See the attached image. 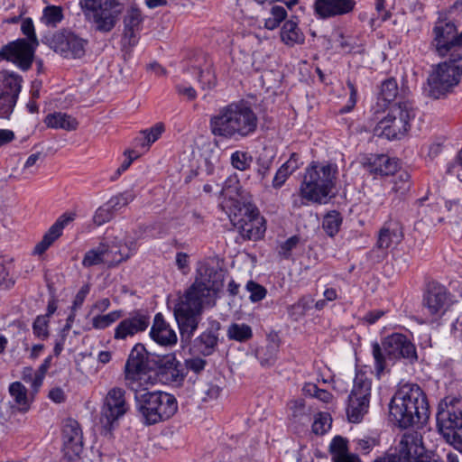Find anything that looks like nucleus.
Wrapping results in <instances>:
<instances>
[{
	"instance_id": "1",
	"label": "nucleus",
	"mask_w": 462,
	"mask_h": 462,
	"mask_svg": "<svg viewBox=\"0 0 462 462\" xmlns=\"http://www.w3.org/2000/svg\"><path fill=\"white\" fill-rule=\"evenodd\" d=\"M223 282L222 270L209 266L199 270L194 283L174 308V317L182 340L191 339L201 319L203 307L214 304L217 292L223 287Z\"/></svg>"
},
{
	"instance_id": "2",
	"label": "nucleus",
	"mask_w": 462,
	"mask_h": 462,
	"mask_svg": "<svg viewBox=\"0 0 462 462\" xmlns=\"http://www.w3.org/2000/svg\"><path fill=\"white\" fill-rule=\"evenodd\" d=\"M258 127V116L252 106L243 100L220 107L209 119L214 136L239 141L254 135Z\"/></svg>"
},
{
	"instance_id": "3",
	"label": "nucleus",
	"mask_w": 462,
	"mask_h": 462,
	"mask_svg": "<svg viewBox=\"0 0 462 462\" xmlns=\"http://www.w3.org/2000/svg\"><path fill=\"white\" fill-rule=\"evenodd\" d=\"M392 420L402 429L423 424L430 415L426 394L416 383L401 384L389 404Z\"/></svg>"
},
{
	"instance_id": "4",
	"label": "nucleus",
	"mask_w": 462,
	"mask_h": 462,
	"mask_svg": "<svg viewBox=\"0 0 462 462\" xmlns=\"http://www.w3.org/2000/svg\"><path fill=\"white\" fill-rule=\"evenodd\" d=\"M337 166L312 162L304 173L300 197L315 203H325L335 188Z\"/></svg>"
},
{
	"instance_id": "5",
	"label": "nucleus",
	"mask_w": 462,
	"mask_h": 462,
	"mask_svg": "<svg viewBox=\"0 0 462 462\" xmlns=\"http://www.w3.org/2000/svg\"><path fill=\"white\" fill-rule=\"evenodd\" d=\"M140 391L134 392V399L144 424L153 425L167 420L177 411L178 403L174 395L162 391Z\"/></svg>"
},
{
	"instance_id": "6",
	"label": "nucleus",
	"mask_w": 462,
	"mask_h": 462,
	"mask_svg": "<svg viewBox=\"0 0 462 462\" xmlns=\"http://www.w3.org/2000/svg\"><path fill=\"white\" fill-rule=\"evenodd\" d=\"M372 354L374 360V368L377 376L385 370L386 359H406L410 364L418 361L415 345L403 334L393 333L387 336L380 345L374 342L372 345Z\"/></svg>"
},
{
	"instance_id": "7",
	"label": "nucleus",
	"mask_w": 462,
	"mask_h": 462,
	"mask_svg": "<svg viewBox=\"0 0 462 462\" xmlns=\"http://www.w3.org/2000/svg\"><path fill=\"white\" fill-rule=\"evenodd\" d=\"M462 76V54H452L450 58L433 68L427 79V95L435 99L444 97Z\"/></svg>"
},
{
	"instance_id": "8",
	"label": "nucleus",
	"mask_w": 462,
	"mask_h": 462,
	"mask_svg": "<svg viewBox=\"0 0 462 462\" xmlns=\"http://www.w3.org/2000/svg\"><path fill=\"white\" fill-rule=\"evenodd\" d=\"M79 6L95 31L104 33L115 28L124 10L119 0H80Z\"/></svg>"
},
{
	"instance_id": "9",
	"label": "nucleus",
	"mask_w": 462,
	"mask_h": 462,
	"mask_svg": "<svg viewBox=\"0 0 462 462\" xmlns=\"http://www.w3.org/2000/svg\"><path fill=\"white\" fill-rule=\"evenodd\" d=\"M414 116L411 103L403 101L393 104L387 115L377 123L374 134L387 140L401 139L410 130V121Z\"/></svg>"
},
{
	"instance_id": "10",
	"label": "nucleus",
	"mask_w": 462,
	"mask_h": 462,
	"mask_svg": "<svg viewBox=\"0 0 462 462\" xmlns=\"http://www.w3.org/2000/svg\"><path fill=\"white\" fill-rule=\"evenodd\" d=\"M437 424L447 441L462 444V403L460 401L445 402L439 405Z\"/></svg>"
},
{
	"instance_id": "11",
	"label": "nucleus",
	"mask_w": 462,
	"mask_h": 462,
	"mask_svg": "<svg viewBox=\"0 0 462 462\" xmlns=\"http://www.w3.org/2000/svg\"><path fill=\"white\" fill-rule=\"evenodd\" d=\"M229 218L245 239L256 241L265 232L264 219L253 202L231 211Z\"/></svg>"
},
{
	"instance_id": "12",
	"label": "nucleus",
	"mask_w": 462,
	"mask_h": 462,
	"mask_svg": "<svg viewBox=\"0 0 462 462\" xmlns=\"http://www.w3.org/2000/svg\"><path fill=\"white\" fill-rule=\"evenodd\" d=\"M372 381L364 372H356L354 385L348 396L347 419L352 423L360 422L367 413L371 396Z\"/></svg>"
},
{
	"instance_id": "13",
	"label": "nucleus",
	"mask_w": 462,
	"mask_h": 462,
	"mask_svg": "<svg viewBox=\"0 0 462 462\" xmlns=\"http://www.w3.org/2000/svg\"><path fill=\"white\" fill-rule=\"evenodd\" d=\"M148 356L142 344H136L132 349L125 365V385L134 392H138L150 376H147Z\"/></svg>"
},
{
	"instance_id": "14",
	"label": "nucleus",
	"mask_w": 462,
	"mask_h": 462,
	"mask_svg": "<svg viewBox=\"0 0 462 462\" xmlns=\"http://www.w3.org/2000/svg\"><path fill=\"white\" fill-rule=\"evenodd\" d=\"M129 410L125 400V391L120 387L111 388L104 400L101 409L100 423L106 430H111L114 423Z\"/></svg>"
},
{
	"instance_id": "15",
	"label": "nucleus",
	"mask_w": 462,
	"mask_h": 462,
	"mask_svg": "<svg viewBox=\"0 0 462 462\" xmlns=\"http://www.w3.org/2000/svg\"><path fill=\"white\" fill-rule=\"evenodd\" d=\"M391 453L400 462H420L429 455L424 447L421 433L416 430L404 432L394 451Z\"/></svg>"
},
{
	"instance_id": "16",
	"label": "nucleus",
	"mask_w": 462,
	"mask_h": 462,
	"mask_svg": "<svg viewBox=\"0 0 462 462\" xmlns=\"http://www.w3.org/2000/svg\"><path fill=\"white\" fill-rule=\"evenodd\" d=\"M433 39L431 46L437 54L444 57L454 48L462 46V32L452 22H438L432 30Z\"/></svg>"
},
{
	"instance_id": "17",
	"label": "nucleus",
	"mask_w": 462,
	"mask_h": 462,
	"mask_svg": "<svg viewBox=\"0 0 462 462\" xmlns=\"http://www.w3.org/2000/svg\"><path fill=\"white\" fill-rule=\"evenodd\" d=\"M36 48L25 39H17L1 48L0 61H11L21 69L28 70L32 67Z\"/></svg>"
},
{
	"instance_id": "18",
	"label": "nucleus",
	"mask_w": 462,
	"mask_h": 462,
	"mask_svg": "<svg viewBox=\"0 0 462 462\" xmlns=\"http://www.w3.org/2000/svg\"><path fill=\"white\" fill-rule=\"evenodd\" d=\"M88 41L70 31L55 33L51 47L66 59H80L85 55Z\"/></svg>"
},
{
	"instance_id": "19",
	"label": "nucleus",
	"mask_w": 462,
	"mask_h": 462,
	"mask_svg": "<svg viewBox=\"0 0 462 462\" xmlns=\"http://www.w3.org/2000/svg\"><path fill=\"white\" fill-rule=\"evenodd\" d=\"M448 305L447 289L437 282L430 283L422 300V310L429 317V321L439 319L446 312Z\"/></svg>"
},
{
	"instance_id": "20",
	"label": "nucleus",
	"mask_w": 462,
	"mask_h": 462,
	"mask_svg": "<svg viewBox=\"0 0 462 462\" xmlns=\"http://www.w3.org/2000/svg\"><path fill=\"white\" fill-rule=\"evenodd\" d=\"M150 325V316L143 310H134L122 319L115 328L114 338L125 340L138 333L145 331Z\"/></svg>"
},
{
	"instance_id": "21",
	"label": "nucleus",
	"mask_w": 462,
	"mask_h": 462,
	"mask_svg": "<svg viewBox=\"0 0 462 462\" xmlns=\"http://www.w3.org/2000/svg\"><path fill=\"white\" fill-rule=\"evenodd\" d=\"M157 375L162 383L179 386L184 381V365L177 360L175 355L164 356L159 362Z\"/></svg>"
},
{
	"instance_id": "22",
	"label": "nucleus",
	"mask_w": 462,
	"mask_h": 462,
	"mask_svg": "<svg viewBox=\"0 0 462 462\" xmlns=\"http://www.w3.org/2000/svg\"><path fill=\"white\" fill-rule=\"evenodd\" d=\"M63 450L69 460L79 457L83 450V437L79 424L75 420H66L62 429Z\"/></svg>"
},
{
	"instance_id": "23",
	"label": "nucleus",
	"mask_w": 462,
	"mask_h": 462,
	"mask_svg": "<svg viewBox=\"0 0 462 462\" xmlns=\"http://www.w3.org/2000/svg\"><path fill=\"white\" fill-rule=\"evenodd\" d=\"M356 4L355 0H315L314 12L319 18L328 19L351 13Z\"/></svg>"
},
{
	"instance_id": "24",
	"label": "nucleus",
	"mask_w": 462,
	"mask_h": 462,
	"mask_svg": "<svg viewBox=\"0 0 462 462\" xmlns=\"http://www.w3.org/2000/svg\"><path fill=\"white\" fill-rule=\"evenodd\" d=\"M222 192L231 202L229 206L230 212L252 202L251 195L242 188L236 175L226 179Z\"/></svg>"
},
{
	"instance_id": "25",
	"label": "nucleus",
	"mask_w": 462,
	"mask_h": 462,
	"mask_svg": "<svg viewBox=\"0 0 462 462\" xmlns=\"http://www.w3.org/2000/svg\"><path fill=\"white\" fill-rule=\"evenodd\" d=\"M149 334L154 342L162 346H172L178 340L176 332L166 322L162 313L154 316Z\"/></svg>"
},
{
	"instance_id": "26",
	"label": "nucleus",
	"mask_w": 462,
	"mask_h": 462,
	"mask_svg": "<svg viewBox=\"0 0 462 462\" xmlns=\"http://www.w3.org/2000/svg\"><path fill=\"white\" fill-rule=\"evenodd\" d=\"M101 263L106 264L109 267L119 263H117V257L112 255L109 245L106 243H100L97 247L88 251L82 261V264L85 267H90Z\"/></svg>"
},
{
	"instance_id": "27",
	"label": "nucleus",
	"mask_w": 462,
	"mask_h": 462,
	"mask_svg": "<svg viewBox=\"0 0 462 462\" xmlns=\"http://www.w3.org/2000/svg\"><path fill=\"white\" fill-rule=\"evenodd\" d=\"M142 12L135 6H131L125 11L124 15V38L128 40L130 45H135L137 35L142 30L143 23Z\"/></svg>"
},
{
	"instance_id": "28",
	"label": "nucleus",
	"mask_w": 462,
	"mask_h": 462,
	"mask_svg": "<svg viewBox=\"0 0 462 462\" xmlns=\"http://www.w3.org/2000/svg\"><path fill=\"white\" fill-rule=\"evenodd\" d=\"M364 165L369 172L376 175H391L398 169L397 161L386 154H370Z\"/></svg>"
},
{
	"instance_id": "29",
	"label": "nucleus",
	"mask_w": 462,
	"mask_h": 462,
	"mask_svg": "<svg viewBox=\"0 0 462 462\" xmlns=\"http://www.w3.org/2000/svg\"><path fill=\"white\" fill-rule=\"evenodd\" d=\"M403 237L402 227L398 223H386L379 231L375 247L386 251L401 243Z\"/></svg>"
},
{
	"instance_id": "30",
	"label": "nucleus",
	"mask_w": 462,
	"mask_h": 462,
	"mask_svg": "<svg viewBox=\"0 0 462 462\" xmlns=\"http://www.w3.org/2000/svg\"><path fill=\"white\" fill-rule=\"evenodd\" d=\"M328 451L331 462H362L358 455L349 452L348 440L341 436L332 439Z\"/></svg>"
},
{
	"instance_id": "31",
	"label": "nucleus",
	"mask_w": 462,
	"mask_h": 462,
	"mask_svg": "<svg viewBox=\"0 0 462 462\" xmlns=\"http://www.w3.org/2000/svg\"><path fill=\"white\" fill-rule=\"evenodd\" d=\"M219 328L220 324L216 322L215 329H208L195 339V347L203 356H209L215 351L218 342L217 331Z\"/></svg>"
},
{
	"instance_id": "32",
	"label": "nucleus",
	"mask_w": 462,
	"mask_h": 462,
	"mask_svg": "<svg viewBox=\"0 0 462 462\" xmlns=\"http://www.w3.org/2000/svg\"><path fill=\"white\" fill-rule=\"evenodd\" d=\"M163 131L164 125L162 123H158L149 129L141 131L140 134L134 140V148H141L143 151H147L150 146L160 138Z\"/></svg>"
},
{
	"instance_id": "33",
	"label": "nucleus",
	"mask_w": 462,
	"mask_h": 462,
	"mask_svg": "<svg viewBox=\"0 0 462 462\" xmlns=\"http://www.w3.org/2000/svg\"><path fill=\"white\" fill-rule=\"evenodd\" d=\"M44 123L48 127L66 131L76 130L79 125L75 117L61 112L49 114L45 117Z\"/></svg>"
},
{
	"instance_id": "34",
	"label": "nucleus",
	"mask_w": 462,
	"mask_h": 462,
	"mask_svg": "<svg viewBox=\"0 0 462 462\" xmlns=\"http://www.w3.org/2000/svg\"><path fill=\"white\" fill-rule=\"evenodd\" d=\"M281 39L288 46L301 44L305 41V36L298 26V23L289 20L284 23L281 30Z\"/></svg>"
},
{
	"instance_id": "35",
	"label": "nucleus",
	"mask_w": 462,
	"mask_h": 462,
	"mask_svg": "<svg viewBox=\"0 0 462 462\" xmlns=\"http://www.w3.org/2000/svg\"><path fill=\"white\" fill-rule=\"evenodd\" d=\"M0 78V88H2L4 92H7L9 95H14V97L18 98L22 88V77L13 71L5 70L1 72Z\"/></svg>"
},
{
	"instance_id": "36",
	"label": "nucleus",
	"mask_w": 462,
	"mask_h": 462,
	"mask_svg": "<svg viewBox=\"0 0 462 462\" xmlns=\"http://www.w3.org/2000/svg\"><path fill=\"white\" fill-rule=\"evenodd\" d=\"M14 259L8 255L0 256V287L10 289L15 283Z\"/></svg>"
},
{
	"instance_id": "37",
	"label": "nucleus",
	"mask_w": 462,
	"mask_h": 462,
	"mask_svg": "<svg viewBox=\"0 0 462 462\" xmlns=\"http://www.w3.org/2000/svg\"><path fill=\"white\" fill-rule=\"evenodd\" d=\"M226 337L229 340L245 342L253 337V331L247 324L232 323L226 330Z\"/></svg>"
},
{
	"instance_id": "38",
	"label": "nucleus",
	"mask_w": 462,
	"mask_h": 462,
	"mask_svg": "<svg viewBox=\"0 0 462 462\" xmlns=\"http://www.w3.org/2000/svg\"><path fill=\"white\" fill-rule=\"evenodd\" d=\"M124 316L122 310H113L106 314H100L93 317L92 327L95 329L102 330L110 327Z\"/></svg>"
},
{
	"instance_id": "39",
	"label": "nucleus",
	"mask_w": 462,
	"mask_h": 462,
	"mask_svg": "<svg viewBox=\"0 0 462 462\" xmlns=\"http://www.w3.org/2000/svg\"><path fill=\"white\" fill-rule=\"evenodd\" d=\"M9 393L14 398L16 404H18L22 411L29 409V401L27 397V389L20 382L12 383L9 386Z\"/></svg>"
},
{
	"instance_id": "40",
	"label": "nucleus",
	"mask_w": 462,
	"mask_h": 462,
	"mask_svg": "<svg viewBox=\"0 0 462 462\" xmlns=\"http://www.w3.org/2000/svg\"><path fill=\"white\" fill-rule=\"evenodd\" d=\"M398 93V86L397 82L394 79H388L382 83L381 92L379 100L382 99L383 102L381 105L379 102L376 104V106H385L386 103H390L393 101Z\"/></svg>"
},
{
	"instance_id": "41",
	"label": "nucleus",
	"mask_w": 462,
	"mask_h": 462,
	"mask_svg": "<svg viewBox=\"0 0 462 462\" xmlns=\"http://www.w3.org/2000/svg\"><path fill=\"white\" fill-rule=\"evenodd\" d=\"M342 217L337 211L328 212L323 218L322 227L329 236H334L339 231Z\"/></svg>"
},
{
	"instance_id": "42",
	"label": "nucleus",
	"mask_w": 462,
	"mask_h": 462,
	"mask_svg": "<svg viewBox=\"0 0 462 462\" xmlns=\"http://www.w3.org/2000/svg\"><path fill=\"white\" fill-rule=\"evenodd\" d=\"M17 97L0 88V118L9 119L17 102Z\"/></svg>"
},
{
	"instance_id": "43",
	"label": "nucleus",
	"mask_w": 462,
	"mask_h": 462,
	"mask_svg": "<svg viewBox=\"0 0 462 462\" xmlns=\"http://www.w3.org/2000/svg\"><path fill=\"white\" fill-rule=\"evenodd\" d=\"M61 235L62 234L57 229V227L51 226L43 236L42 241L35 245L33 251L34 254H43Z\"/></svg>"
},
{
	"instance_id": "44",
	"label": "nucleus",
	"mask_w": 462,
	"mask_h": 462,
	"mask_svg": "<svg viewBox=\"0 0 462 462\" xmlns=\"http://www.w3.org/2000/svg\"><path fill=\"white\" fill-rule=\"evenodd\" d=\"M286 16L287 12L284 7L279 5L273 6L270 12V16L265 19L264 27L268 30H274L281 24Z\"/></svg>"
},
{
	"instance_id": "45",
	"label": "nucleus",
	"mask_w": 462,
	"mask_h": 462,
	"mask_svg": "<svg viewBox=\"0 0 462 462\" xmlns=\"http://www.w3.org/2000/svg\"><path fill=\"white\" fill-rule=\"evenodd\" d=\"M231 165L238 171H246L253 162V157L244 151H236L230 157Z\"/></svg>"
},
{
	"instance_id": "46",
	"label": "nucleus",
	"mask_w": 462,
	"mask_h": 462,
	"mask_svg": "<svg viewBox=\"0 0 462 462\" xmlns=\"http://www.w3.org/2000/svg\"><path fill=\"white\" fill-rule=\"evenodd\" d=\"M134 198L135 195L133 191L125 190L112 197L106 203L111 208V209H113V212L116 213L120 208L127 206L130 202H132Z\"/></svg>"
},
{
	"instance_id": "47",
	"label": "nucleus",
	"mask_w": 462,
	"mask_h": 462,
	"mask_svg": "<svg viewBox=\"0 0 462 462\" xmlns=\"http://www.w3.org/2000/svg\"><path fill=\"white\" fill-rule=\"evenodd\" d=\"M62 19L63 14L61 7L50 5L44 8L42 20L47 25L56 26Z\"/></svg>"
},
{
	"instance_id": "48",
	"label": "nucleus",
	"mask_w": 462,
	"mask_h": 462,
	"mask_svg": "<svg viewBox=\"0 0 462 462\" xmlns=\"http://www.w3.org/2000/svg\"><path fill=\"white\" fill-rule=\"evenodd\" d=\"M245 290L250 293L249 300L253 303L263 300L267 295V290L254 281H248Z\"/></svg>"
},
{
	"instance_id": "49",
	"label": "nucleus",
	"mask_w": 462,
	"mask_h": 462,
	"mask_svg": "<svg viewBox=\"0 0 462 462\" xmlns=\"http://www.w3.org/2000/svg\"><path fill=\"white\" fill-rule=\"evenodd\" d=\"M49 319L46 316L40 315L38 316L32 324V331L33 334L41 338L46 339L49 337Z\"/></svg>"
},
{
	"instance_id": "50",
	"label": "nucleus",
	"mask_w": 462,
	"mask_h": 462,
	"mask_svg": "<svg viewBox=\"0 0 462 462\" xmlns=\"http://www.w3.org/2000/svg\"><path fill=\"white\" fill-rule=\"evenodd\" d=\"M115 216L113 209L108 206L107 203L99 207L94 216L93 222L97 226H101L106 222H109Z\"/></svg>"
},
{
	"instance_id": "51",
	"label": "nucleus",
	"mask_w": 462,
	"mask_h": 462,
	"mask_svg": "<svg viewBox=\"0 0 462 462\" xmlns=\"http://www.w3.org/2000/svg\"><path fill=\"white\" fill-rule=\"evenodd\" d=\"M21 31L23 35L26 36L25 39L30 44H33V46L38 47L39 41L35 34L34 25L32 20L31 18H25L23 20L21 24Z\"/></svg>"
},
{
	"instance_id": "52",
	"label": "nucleus",
	"mask_w": 462,
	"mask_h": 462,
	"mask_svg": "<svg viewBox=\"0 0 462 462\" xmlns=\"http://www.w3.org/2000/svg\"><path fill=\"white\" fill-rule=\"evenodd\" d=\"M331 418L328 414L319 413L312 424V430L315 434L323 435L330 428Z\"/></svg>"
},
{
	"instance_id": "53",
	"label": "nucleus",
	"mask_w": 462,
	"mask_h": 462,
	"mask_svg": "<svg viewBox=\"0 0 462 462\" xmlns=\"http://www.w3.org/2000/svg\"><path fill=\"white\" fill-rule=\"evenodd\" d=\"M291 416L298 421L309 420V414L306 412V407L302 400H296L291 402Z\"/></svg>"
},
{
	"instance_id": "54",
	"label": "nucleus",
	"mask_w": 462,
	"mask_h": 462,
	"mask_svg": "<svg viewBox=\"0 0 462 462\" xmlns=\"http://www.w3.org/2000/svg\"><path fill=\"white\" fill-rule=\"evenodd\" d=\"M289 163L290 162H286L276 171L274 178L273 180V186L274 188H281L284 184L288 177L293 171V169L290 170Z\"/></svg>"
},
{
	"instance_id": "55",
	"label": "nucleus",
	"mask_w": 462,
	"mask_h": 462,
	"mask_svg": "<svg viewBox=\"0 0 462 462\" xmlns=\"http://www.w3.org/2000/svg\"><path fill=\"white\" fill-rule=\"evenodd\" d=\"M124 245L126 247L127 252L118 250L117 263H122L129 259L137 250V242L135 239L125 236Z\"/></svg>"
},
{
	"instance_id": "56",
	"label": "nucleus",
	"mask_w": 462,
	"mask_h": 462,
	"mask_svg": "<svg viewBox=\"0 0 462 462\" xmlns=\"http://www.w3.org/2000/svg\"><path fill=\"white\" fill-rule=\"evenodd\" d=\"M299 241L300 239L296 236L288 238L280 245L278 251L279 254L285 259H289L291 255V251L297 246Z\"/></svg>"
},
{
	"instance_id": "57",
	"label": "nucleus",
	"mask_w": 462,
	"mask_h": 462,
	"mask_svg": "<svg viewBox=\"0 0 462 462\" xmlns=\"http://www.w3.org/2000/svg\"><path fill=\"white\" fill-rule=\"evenodd\" d=\"M446 173L450 178L455 177L459 181H462V160L460 159V152L455 161L448 163Z\"/></svg>"
},
{
	"instance_id": "58",
	"label": "nucleus",
	"mask_w": 462,
	"mask_h": 462,
	"mask_svg": "<svg viewBox=\"0 0 462 462\" xmlns=\"http://www.w3.org/2000/svg\"><path fill=\"white\" fill-rule=\"evenodd\" d=\"M207 365L206 360L200 357H193L185 360V370H190L195 374H199L205 369Z\"/></svg>"
},
{
	"instance_id": "59",
	"label": "nucleus",
	"mask_w": 462,
	"mask_h": 462,
	"mask_svg": "<svg viewBox=\"0 0 462 462\" xmlns=\"http://www.w3.org/2000/svg\"><path fill=\"white\" fill-rule=\"evenodd\" d=\"M199 81L202 85L203 89H211L216 85V77L209 69L202 70L199 73Z\"/></svg>"
},
{
	"instance_id": "60",
	"label": "nucleus",
	"mask_w": 462,
	"mask_h": 462,
	"mask_svg": "<svg viewBox=\"0 0 462 462\" xmlns=\"http://www.w3.org/2000/svg\"><path fill=\"white\" fill-rule=\"evenodd\" d=\"M354 442L356 443V450L365 455L368 454L376 445L375 439L371 438L356 439Z\"/></svg>"
},
{
	"instance_id": "61",
	"label": "nucleus",
	"mask_w": 462,
	"mask_h": 462,
	"mask_svg": "<svg viewBox=\"0 0 462 462\" xmlns=\"http://www.w3.org/2000/svg\"><path fill=\"white\" fill-rule=\"evenodd\" d=\"M347 87L349 88L350 95H349V98L347 101V105L341 108V110H340L341 113L350 112L356 106V100H357V91H356L355 85L350 80H348Z\"/></svg>"
},
{
	"instance_id": "62",
	"label": "nucleus",
	"mask_w": 462,
	"mask_h": 462,
	"mask_svg": "<svg viewBox=\"0 0 462 462\" xmlns=\"http://www.w3.org/2000/svg\"><path fill=\"white\" fill-rule=\"evenodd\" d=\"M273 164L271 158L259 157L257 160V174L264 179L270 172Z\"/></svg>"
},
{
	"instance_id": "63",
	"label": "nucleus",
	"mask_w": 462,
	"mask_h": 462,
	"mask_svg": "<svg viewBox=\"0 0 462 462\" xmlns=\"http://www.w3.org/2000/svg\"><path fill=\"white\" fill-rule=\"evenodd\" d=\"M402 177H405V180L402 182L395 180L393 182L392 189L395 193L403 195L410 189L411 183L409 181L410 175L407 172H402Z\"/></svg>"
},
{
	"instance_id": "64",
	"label": "nucleus",
	"mask_w": 462,
	"mask_h": 462,
	"mask_svg": "<svg viewBox=\"0 0 462 462\" xmlns=\"http://www.w3.org/2000/svg\"><path fill=\"white\" fill-rule=\"evenodd\" d=\"M125 155L127 157L120 167L117 169L116 173L120 175L122 172L126 171L133 161L140 156V153L135 150H128L125 152Z\"/></svg>"
}]
</instances>
